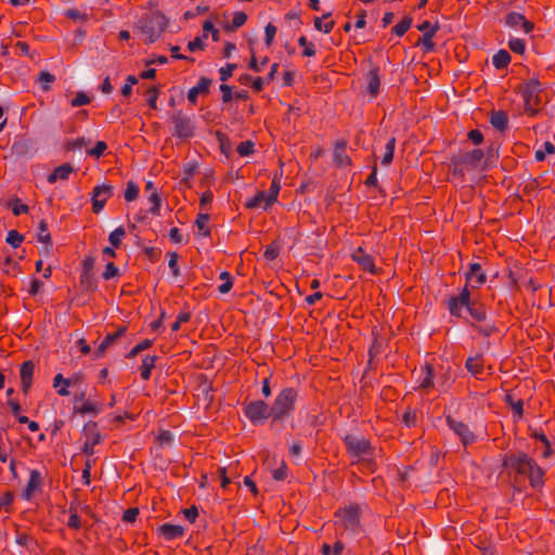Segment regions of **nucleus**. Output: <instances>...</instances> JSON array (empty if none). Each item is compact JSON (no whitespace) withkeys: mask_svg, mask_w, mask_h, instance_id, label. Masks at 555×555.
Here are the masks:
<instances>
[{"mask_svg":"<svg viewBox=\"0 0 555 555\" xmlns=\"http://www.w3.org/2000/svg\"><path fill=\"white\" fill-rule=\"evenodd\" d=\"M543 91V85L538 76L516 86L515 92L521 95L524 108L528 116L535 117L540 114L539 106L542 104L541 95Z\"/></svg>","mask_w":555,"mask_h":555,"instance_id":"obj_4","label":"nucleus"},{"mask_svg":"<svg viewBox=\"0 0 555 555\" xmlns=\"http://www.w3.org/2000/svg\"><path fill=\"white\" fill-rule=\"evenodd\" d=\"M7 207L12 209L14 216H20L22 214H27L29 211V207L24 204L21 198L13 197L7 203Z\"/></svg>","mask_w":555,"mask_h":555,"instance_id":"obj_43","label":"nucleus"},{"mask_svg":"<svg viewBox=\"0 0 555 555\" xmlns=\"http://www.w3.org/2000/svg\"><path fill=\"white\" fill-rule=\"evenodd\" d=\"M42 483L41 473L37 469L30 470L29 480L23 491V498L29 500L35 492H41Z\"/></svg>","mask_w":555,"mask_h":555,"instance_id":"obj_20","label":"nucleus"},{"mask_svg":"<svg viewBox=\"0 0 555 555\" xmlns=\"http://www.w3.org/2000/svg\"><path fill=\"white\" fill-rule=\"evenodd\" d=\"M60 384L63 385V387L57 389V395L62 397H66L69 395L68 387L72 386V379L63 377L61 373L56 374L53 378V387L57 388Z\"/></svg>","mask_w":555,"mask_h":555,"instance_id":"obj_40","label":"nucleus"},{"mask_svg":"<svg viewBox=\"0 0 555 555\" xmlns=\"http://www.w3.org/2000/svg\"><path fill=\"white\" fill-rule=\"evenodd\" d=\"M508 48L514 53L524 54L526 51V42L524 39L513 38L508 41Z\"/></svg>","mask_w":555,"mask_h":555,"instance_id":"obj_63","label":"nucleus"},{"mask_svg":"<svg viewBox=\"0 0 555 555\" xmlns=\"http://www.w3.org/2000/svg\"><path fill=\"white\" fill-rule=\"evenodd\" d=\"M237 68V64L228 63L224 67L219 68V79L222 82L228 81L230 77H232L233 72Z\"/></svg>","mask_w":555,"mask_h":555,"instance_id":"obj_61","label":"nucleus"},{"mask_svg":"<svg viewBox=\"0 0 555 555\" xmlns=\"http://www.w3.org/2000/svg\"><path fill=\"white\" fill-rule=\"evenodd\" d=\"M149 201L152 203V207L149 209V212L158 216L160 211L162 198L156 189L150 194Z\"/></svg>","mask_w":555,"mask_h":555,"instance_id":"obj_54","label":"nucleus"},{"mask_svg":"<svg viewBox=\"0 0 555 555\" xmlns=\"http://www.w3.org/2000/svg\"><path fill=\"white\" fill-rule=\"evenodd\" d=\"M153 346V340L152 339H143L142 341H140L139 344H137L127 354H126V358L127 359H132L134 357H137L140 352L151 348Z\"/></svg>","mask_w":555,"mask_h":555,"instance_id":"obj_49","label":"nucleus"},{"mask_svg":"<svg viewBox=\"0 0 555 555\" xmlns=\"http://www.w3.org/2000/svg\"><path fill=\"white\" fill-rule=\"evenodd\" d=\"M219 279L222 280L223 283L221 285H219L218 291L221 294L229 293L231 291V288L233 287V276L231 275V273L228 271H223L220 273Z\"/></svg>","mask_w":555,"mask_h":555,"instance_id":"obj_50","label":"nucleus"},{"mask_svg":"<svg viewBox=\"0 0 555 555\" xmlns=\"http://www.w3.org/2000/svg\"><path fill=\"white\" fill-rule=\"evenodd\" d=\"M159 535L171 541L184 534V528L180 525L163 524L157 528Z\"/></svg>","mask_w":555,"mask_h":555,"instance_id":"obj_25","label":"nucleus"},{"mask_svg":"<svg viewBox=\"0 0 555 555\" xmlns=\"http://www.w3.org/2000/svg\"><path fill=\"white\" fill-rule=\"evenodd\" d=\"M158 360V357L157 356H150V354H146L143 360H142V364L141 366L139 367L140 370V376L143 380H150L151 379V375H152V370L155 367L156 365V362Z\"/></svg>","mask_w":555,"mask_h":555,"instance_id":"obj_28","label":"nucleus"},{"mask_svg":"<svg viewBox=\"0 0 555 555\" xmlns=\"http://www.w3.org/2000/svg\"><path fill=\"white\" fill-rule=\"evenodd\" d=\"M89 143L88 140H86L83 137H79L77 139L68 140L65 143V150L66 151H74L76 149H81L83 146H87Z\"/></svg>","mask_w":555,"mask_h":555,"instance_id":"obj_64","label":"nucleus"},{"mask_svg":"<svg viewBox=\"0 0 555 555\" xmlns=\"http://www.w3.org/2000/svg\"><path fill=\"white\" fill-rule=\"evenodd\" d=\"M212 85V79L202 76L198 79L196 86L191 88L188 92V101L192 105H197L198 95H208L210 93V86Z\"/></svg>","mask_w":555,"mask_h":555,"instance_id":"obj_18","label":"nucleus"},{"mask_svg":"<svg viewBox=\"0 0 555 555\" xmlns=\"http://www.w3.org/2000/svg\"><path fill=\"white\" fill-rule=\"evenodd\" d=\"M504 23L507 27L511 28L520 26L526 34H530L534 29V23L528 21L522 13L515 11L508 12L505 15Z\"/></svg>","mask_w":555,"mask_h":555,"instance_id":"obj_16","label":"nucleus"},{"mask_svg":"<svg viewBox=\"0 0 555 555\" xmlns=\"http://www.w3.org/2000/svg\"><path fill=\"white\" fill-rule=\"evenodd\" d=\"M505 403L508 404L513 411L515 421H519L524 417V401L522 399L514 400L511 393L505 396Z\"/></svg>","mask_w":555,"mask_h":555,"instance_id":"obj_33","label":"nucleus"},{"mask_svg":"<svg viewBox=\"0 0 555 555\" xmlns=\"http://www.w3.org/2000/svg\"><path fill=\"white\" fill-rule=\"evenodd\" d=\"M125 235L126 230L124 229V227H118L113 232H111L108 241L113 247L119 248L121 245V240Z\"/></svg>","mask_w":555,"mask_h":555,"instance_id":"obj_52","label":"nucleus"},{"mask_svg":"<svg viewBox=\"0 0 555 555\" xmlns=\"http://www.w3.org/2000/svg\"><path fill=\"white\" fill-rule=\"evenodd\" d=\"M139 186L135 182H133L132 180L128 181L127 182V188H126V191H125V199L126 202H133L138 198L139 196Z\"/></svg>","mask_w":555,"mask_h":555,"instance_id":"obj_55","label":"nucleus"},{"mask_svg":"<svg viewBox=\"0 0 555 555\" xmlns=\"http://www.w3.org/2000/svg\"><path fill=\"white\" fill-rule=\"evenodd\" d=\"M92 192L94 197H100L103 195V197H106L107 201L114 194V186L111 184H101L94 186Z\"/></svg>","mask_w":555,"mask_h":555,"instance_id":"obj_53","label":"nucleus"},{"mask_svg":"<svg viewBox=\"0 0 555 555\" xmlns=\"http://www.w3.org/2000/svg\"><path fill=\"white\" fill-rule=\"evenodd\" d=\"M24 241V235L21 234L18 231L16 230H10L8 232V235H7V238H5V242L11 245L13 248H17L21 246V244L23 243Z\"/></svg>","mask_w":555,"mask_h":555,"instance_id":"obj_56","label":"nucleus"},{"mask_svg":"<svg viewBox=\"0 0 555 555\" xmlns=\"http://www.w3.org/2000/svg\"><path fill=\"white\" fill-rule=\"evenodd\" d=\"M35 373V363L33 360H26L21 364L20 378L21 389L24 396H27L30 391Z\"/></svg>","mask_w":555,"mask_h":555,"instance_id":"obj_15","label":"nucleus"},{"mask_svg":"<svg viewBox=\"0 0 555 555\" xmlns=\"http://www.w3.org/2000/svg\"><path fill=\"white\" fill-rule=\"evenodd\" d=\"M159 93H160V86H152L146 90L147 105L154 111H156L158 108L157 107V99L159 96Z\"/></svg>","mask_w":555,"mask_h":555,"instance_id":"obj_46","label":"nucleus"},{"mask_svg":"<svg viewBox=\"0 0 555 555\" xmlns=\"http://www.w3.org/2000/svg\"><path fill=\"white\" fill-rule=\"evenodd\" d=\"M411 25H412V17L404 16L397 25H395L392 27L391 31L396 36L402 37L410 29Z\"/></svg>","mask_w":555,"mask_h":555,"instance_id":"obj_45","label":"nucleus"},{"mask_svg":"<svg viewBox=\"0 0 555 555\" xmlns=\"http://www.w3.org/2000/svg\"><path fill=\"white\" fill-rule=\"evenodd\" d=\"M127 330L128 327L126 325H118L114 333H108L99 345V347L94 350V359L103 358L107 348L115 344L120 337H122Z\"/></svg>","mask_w":555,"mask_h":555,"instance_id":"obj_13","label":"nucleus"},{"mask_svg":"<svg viewBox=\"0 0 555 555\" xmlns=\"http://www.w3.org/2000/svg\"><path fill=\"white\" fill-rule=\"evenodd\" d=\"M79 284L83 292H94L96 289V282L93 273L81 272Z\"/></svg>","mask_w":555,"mask_h":555,"instance_id":"obj_41","label":"nucleus"},{"mask_svg":"<svg viewBox=\"0 0 555 555\" xmlns=\"http://www.w3.org/2000/svg\"><path fill=\"white\" fill-rule=\"evenodd\" d=\"M247 21V14L245 12H235L231 23L223 25V30L227 33H233L242 27Z\"/></svg>","mask_w":555,"mask_h":555,"instance_id":"obj_34","label":"nucleus"},{"mask_svg":"<svg viewBox=\"0 0 555 555\" xmlns=\"http://www.w3.org/2000/svg\"><path fill=\"white\" fill-rule=\"evenodd\" d=\"M334 516L339 518L345 530L357 534L362 530L361 509L358 503H351L347 506L336 509Z\"/></svg>","mask_w":555,"mask_h":555,"instance_id":"obj_9","label":"nucleus"},{"mask_svg":"<svg viewBox=\"0 0 555 555\" xmlns=\"http://www.w3.org/2000/svg\"><path fill=\"white\" fill-rule=\"evenodd\" d=\"M298 390L293 387L283 388L275 397L271 410L273 423H279L287 418L296 408Z\"/></svg>","mask_w":555,"mask_h":555,"instance_id":"obj_6","label":"nucleus"},{"mask_svg":"<svg viewBox=\"0 0 555 555\" xmlns=\"http://www.w3.org/2000/svg\"><path fill=\"white\" fill-rule=\"evenodd\" d=\"M281 190L280 179L274 177L272 179L270 189L267 193V206H272L276 201Z\"/></svg>","mask_w":555,"mask_h":555,"instance_id":"obj_42","label":"nucleus"},{"mask_svg":"<svg viewBox=\"0 0 555 555\" xmlns=\"http://www.w3.org/2000/svg\"><path fill=\"white\" fill-rule=\"evenodd\" d=\"M262 203H264L263 209H267L270 207V206H267V193L264 191H259L256 193L255 196L247 199V202L245 203V207L247 209H255V208L260 207L262 205Z\"/></svg>","mask_w":555,"mask_h":555,"instance_id":"obj_39","label":"nucleus"},{"mask_svg":"<svg viewBox=\"0 0 555 555\" xmlns=\"http://www.w3.org/2000/svg\"><path fill=\"white\" fill-rule=\"evenodd\" d=\"M439 29L440 26L438 23H436L428 31H426L425 34H423L421 38H418L416 46L422 47L424 53H428L435 50L436 44L433 41V38Z\"/></svg>","mask_w":555,"mask_h":555,"instance_id":"obj_24","label":"nucleus"},{"mask_svg":"<svg viewBox=\"0 0 555 555\" xmlns=\"http://www.w3.org/2000/svg\"><path fill=\"white\" fill-rule=\"evenodd\" d=\"M15 500V493L12 490H8L0 495V512L4 509L7 513L12 512V505Z\"/></svg>","mask_w":555,"mask_h":555,"instance_id":"obj_44","label":"nucleus"},{"mask_svg":"<svg viewBox=\"0 0 555 555\" xmlns=\"http://www.w3.org/2000/svg\"><path fill=\"white\" fill-rule=\"evenodd\" d=\"M395 146H396V138L395 137H391L388 142L386 143V146H385V154H384V157L382 159V165L384 166H388L392 163V159H393V153H395Z\"/></svg>","mask_w":555,"mask_h":555,"instance_id":"obj_47","label":"nucleus"},{"mask_svg":"<svg viewBox=\"0 0 555 555\" xmlns=\"http://www.w3.org/2000/svg\"><path fill=\"white\" fill-rule=\"evenodd\" d=\"M102 404L87 400L81 405L75 404L73 408V414L85 415L91 413L93 415H98L99 413L102 412Z\"/></svg>","mask_w":555,"mask_h":555,"instance_id":"obj_30","label":"nucleus"},{"mask_svg":"<svg viewBox=\"0 0 555 555\" xmlns=\"http://www.w3.org/2000/svg\"><path fill=\"white\" fill-rule=\"evenodd\" d=\"M465 280L467 288L479 289L487 282V275L481 264L478 262L470 263L465 272Z\"/></svg>","mask_w":555,"mask_h":555,"instance_id":"obj_12","label":"nucleus"},{"mask_svg":"<svg viewBox=\"0 0 555 555\" xmlns=\"http://www.w3.org/2000/svg\"><path fill=\"white\" fill-rule=\"evenodd\" d=\"M37 238L39 242L46 245V250L49 251L52 248V237L49 233L48 222L42 219L38 224Z\"/></svg>","mask_w":555,"mask_h":555,"instance_id":"obj_32","label":"nucleus"},{"mask_svg":"<svg viewBox=\"0 0 555 555\" xmlns=\"http://www.w3.org/2000/svg\"><path fill=\"white\" fill-rule=\"evenodd\" d=\"M502 467L508 470L514 490L521 492L526 480L532 489L542 490L545 470L525 451L506 453L502 459Z\"/></svg>","mask_w":555,"mask_h":555,"instance_id":"obj_2","label":"nucleus"},{"mask_svg":"<svg viewBox=\"0 0 555 555\" xmlns=\"http://www.w3.org/2000/svg\"><path fill=\"white\" fill-rule=\"evenodd\" d=\"M107 150V144L104 141H98L95 145L88 150L87 153L89 156L100 158L104 155L105 151Z\"/></svg>","mask_w":555,"mask_h":555,"instance_id":"obj_62","label":"nucleus"},{"mask_svg":"<svg viewBox=\"0 0 555 555\" xmlns=\"http://www.w3.org/2000/svg\"><path fill=\"white\" fill-rule=\"evenodd\" d=\"M70 516L67 521V527L70 529L78 530L81 527L80 516L77 514V508L70 505Z\"/></svg>","mask_w":555,"mask_h":555,"instance_id":"obj_60","label":"nucleus"},{"mask_svg":"<svg viewBox=\"0 0 555 555\" xmlns=\"http://www.w3.org/2000/svg\"><path fill=\"white\" fill-rule=\"evenodd\" d=\"M343 442L349 456L362 457L363 460L365 456H369L370 460H367V464L370 466L374 464L375 447L369 439H358L353 435L348 434L343 438Z\"/></svg>","mask_w":555,"mask_h":555,"instance_id":"obj_7","label":"nucleus"},{"mask_svg":"<svg viewBox=\"0 0 555 555\" xmlns=\"http://www.w3.org/2000/svg\"><path fill=\"white\" fill-rule=\"evenodd\" d=\"M215 135L219 143V149H220L221 154L229 157L232 152V144H231L230 138L228 137V134L223 133L221 130H217L215 132Z\"/></svg>","mask_w":555,"mask_h":555,"instance_id":"obj_37","label":"nucleus"},{"mask_svg":"<svg viewBox=\"0 0 555 555\" xmlns=\"http://www.w3.org/2000/svg\"><path fill=\"white\" fill-rule=\"evenodd\" d=\"M530 437L534 438L537 440L543 441L544 450L541 453V456L543 459H548L553 455L554 451L552 449V443L542 430H537V429L531 430Z\"/></svg>","mask_w":555,"mask_h":555,"instance_id":"obj_31","label":"nucleus"},{"mask_svg":"<svg viewBox=\"0 0 555 555\" xmlns=\"http://www.w3.org/2000/svg\"><path fill=\"white\" fill-rule=\"evenodd\" d=\"M344 548H345V544L339 540L334 543L333 550L331 548L330 544L324 543L321 546V554L322 555H341Z\"/></svg>","mask_w":555,"mask_h":555,"instance_id":"obj_48","label":"nucleus"},{"mask_svg":"<svg viewBox=\"0 0 555 555\" xmlns=\"http://www.w3.org/2000/svg\"><path fill=\"white\" fill-rule=\"evenodd\" d=\"M197 382H198L197 389L201 392V396H202L204 402L206 403V406H210L215 399V397H214L215 389L212 386V382L205 374H199L197 377Z\"/></svg>","mask_w":555,"mask_h":555,"instance_id":"obj_19","label":"nucleus"},{"mask_svg":"<svg viewBox=\"0 0 555 555\" xmlns=\"http://www.w3.org/2000/svg\"><path fill=\"white\" fill-rule=\"evenodd\" d=\"M281 250V246L276 242H272L269 244L263 253V258L266 260H274L279 257Z\"/></svg>","mask_w":555,"mask_h":555,"instance_id":"obj_59","label":"nucleus"},{"mask_svg":"<svg viewBox=\"0 0 555 555\" xmlns=\"http://www.w3.org/2000/svg\"><path fill=\"white\" fill-rule=\"evenodd\" d=\"M447 425L461 439V442L466 447L472 444L476 440L475 434L469 429L467 424L456 421L451 415L446 416Z\"/></svg>","mask_w":555,"mask_h":555,"instance_id":"obj_11","label":"nucleus"},{"mask_svg":"<svg viewBox=\"0 0 555 555\" xmlns=\"http://www.w3.org/2000/svg\"><path fill=\"white\" fill-rule=\"evenodd\" d=\"M74 171V167L69 163H65L56 167L47 178L49 183H55L57 179L67 180Z\"/></svg>","mask_w":555,"mask_h":555,"instance_id":"obj_27","label":"nucleus"},{"mask_svg":"<svg viewBox=\"0 0 555 555\" xmlns=\"http://www.w3.org/2000/svg\"><path fill=\"white\" fill-rule=\"evenodd\" d=\"M243 412L255 426L261 425L268 420H271V425L274 424L271 406L264 400L258 399L244 403Z\"/></svg>","mask_w":555,"mask_h":555,"instance_id":"obj_8","label":"nucleus"},{"mask_svg":"<svg viewBox=\"0 0 555 555\" xmlns=\"http://www.w3.org/2000/svg\"><path fill=\"white\" fill-rule=\"evenodd\" d=\"M236 151L242 157L249 156L255 153V143L251 140L243 141L237 145Z\"/></svg>","mask_w":555,"mask_h":555,"instance_id":"obj_57","label":"nucleus"},{"mask_svg":"<svg viewBox=\"0 0 555 555\" xmlns=\"http://www.w3.org/2000/svg\"><path fill=\"white\" fill-rule=\"evenodd\" d=\"M347 144L346 139H338L334 143L333 162L337 167L352 166L351 157L346 154Z\"/></svg>","mask_w":555,"mask_h":555,"instance_id":"obj_17","label":"nucleus"},{"mask_svg":"<svg viewBox=\"0 0 555 555\" xmlns=\"http://www.w3.org/2000/svg\"><path fill=\"white\" fill-rule=\"evenodd\" d=\"M298 44L304 48L302 55L304 56H314L317 53L315 46L313 42L308 41L306 36H301L298 38Z\"/></svg>","mask_w":555,"mask_h":555,"instance_id":"obj_51","label":"nucleus"},{"mask_svg":"<svg viewBox=\"0 0 555 555\" xmlns=\"http://www.w3.org/2000/svg\"><path fill=\"white\" fill-rule=\"evenodd\" d=\"M511 54L504 50H499L492 57V64L496 69H504L506 68L511 63Z\"/></svg>","mask_w":555,"mask_h":555,"instance_id":"obj_36","label":"nucleus"},{"mask_svg":"<svg viewBox=\"0 0 555 555\" xmlns=\"http://www.w3.org/2000/svg\"><path fill=\"white\" fill-rule=\"evenodd\" d=\"M210 216L207 212H199L195 220V225L201 231V235L209 237L211 235V229L206 223L209 221Z\"/></svg>","mask_w":555,"mask_h":555,"instance_id":"obj_38","label":"nucleus"},{"mask_svg":"<svg viewBox=\"0 0 555 555\" xmlns=\"http://www.w3.org/2000/svg\"><path fill=\"white\" fill-rule=\"evenodd\" d=\"M82 433L87 436V438H90V441L93 443L100 444L103 441V436L99 430L98 423L94 421H88L83 425Z\"/></svg>","mask_w":555,"mask_h":555,"instance_id":"obj_29","label":"nucleus"},{"mask_svg":"<svg viewBox=\"0 0 555 555\" xmlns=\"http://www.w3.org/2000/svg\"><path fill=\"white\" fill-rule=\"evenodd\" d=\"M171 124L173 125L172 135L181 140H188L195 134V124L190 116L182 109L176 111L170 116Z\"/></svg>","mask_w":555,"mask_h":555,"instance_id":"obj_10","label":"nucleus"},{"mask_svg":"<svg viewBox=\"0 0 555 555\" xmlns=\"http://www.w3.org/2000/svg\"><path fill=\"white\" fill-rule=\"evenodd\" d=\"M367 93L375 98L379 93L380 88V75L379 66L374 65L366 74Z\"/></svg>","mask_w":555,"mask_h":555,"instance_id":"obj_21","label":"nucleus"},{"mask_svg":"<svg viewBox=\"0 0 555 555\" xmlns=\"http://www.w3.org/2000/svg\"><path fill=\"white\" fill-rule=\"evenodd\" d=\"M168 25L169 18L157 9H151L150 12L144 13L138 21V28L147 37L149 43L158 40Z\"/></svg>","mask_w":555,"mask_h":555,"instance_id":"obj_5","label":"nucleus"},{"mask_svg":"<svg viewBox=\"0 0 555 555\" xmlns=\"http://www.w3.org/2000/svg\"><path fill=\"white\" fill-rule=\"evenodd\" d=\"M332 16V12L324 13L321 17H314L313 24L314 28L319 31H322L324 34H330L335 25V22L333 20L322 23L323 20H327Z\"/></svg>","mask_w":555,"mask_h":555,"instance_id":"obj_35","label":"nucleus"},{"mask_svg":"<svg viewBox=\"0 0 555 555\" xmlns=\"http://www.w3.org/2000/svg\"><path fill=\"white\" fill-rule=\"evenodd\" d=\"M351 259L359 264V267L372 274H377L375 261L372 255L367 254L363 247H358L352 254Z\"/></svg>","mask_w":555,"mask_h":555,"instance_id":"obj_14","label":"nucleus"},{"mask_svg":"<svg viewBox=\"0 0 555 555\" xmlns=\"http://www.w3.org/2000/svg\"><path fill=\"white\" fill-rule=\"evenodd\" d=\"M485 152L481 149L452 154L449 157V172L453 179L464 182L465 176L469 171L487 170V160L483 162Z\"/></svg>","mask_w":555,"mask_h":555,"instance_id":"obj_3","label":"nucleus"},{"mask_svg":"<svg viewBox=\"0 0 555 555\" xmlns=\"http://www.w3.org/2000/svg\"><path fill=\"white\" fill-rule=\"evenodd\" d=\"M372 334L374 336V339H373V343H372V345H371V347L369 349L370 361H372L374 358L379 356L380 352H382V349H383V343H382L379 336L375 335L374 332Z\"/></svg>","mask_w":555,"mask_h":555,"instance_id":"obj_58","label":"nucleus"},{"mask_svg":"<svg viewBox=\"0 0 555 555\" xmlns=\"http://www.w3.org/2000/svg\"><path fill=\"white\" fill-rule=\"evenodd\" d=\"M421 369L424 373V377L420 382L418 389L428 392L435 387V366L434 364L426 362Z\"/></svg>","mask_w":555,"mask_h":555,"instance_id":"obj_23","label":"nucleus"},{"mask_svg":"<svg viewBox=\"0 0 555 555\" xmlns=\"http://www.w3.org/2000/svg\"><path fill=\"white\" fill-rule=\"evenodd\" d=\"M489 121L494 129L503 132L508 127V115L502 109L491 111Z\"/></svg>","mask_w":555,"mask_h":555,"instance_id":"obj_26","label":"nucleus"},{"mask_svg":"<svg viewBox=\"0 0 555 555\" xmlns=\"http://www.w3.org/2000/svg\"><path fill=\"white\" fill-rule=\"evenodd\" d=\"M465 369L476 378L481 379L480 375L485 371V360L482 354L468 357L465 361Z\"/></svg>","mask_w":555,"mask_h":555,"instance_id":"obj_22","label":"nucleus"},{"mask_svg":"<svg viewBox=\"0 0 555 555\" xmlns=\"http://www.w3.org/2000/svg\"><path fill=\"white\" fill-rule=\"evenodd\" d=\"M447 308L454 318L463 317V308L470 317V327L482 337H490L499 333V327L488 319V309L479 299L472 298L470 289L464 286L457 295L449 297Z\"/></svg>","mask_w":555,"mask_h":555,"instance_id":"obj_1","label":"nucleus"}]
</instances>
